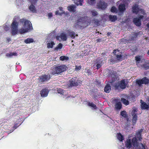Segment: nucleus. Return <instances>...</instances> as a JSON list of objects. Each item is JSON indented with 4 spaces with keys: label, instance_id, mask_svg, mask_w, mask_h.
Segmentation results:
<instances>
[{
    "label": "nucleus",
    "instance_id": "1",
    "mask_svg": "<svg viewBox=\"0 0 149 149\" xmlns=\"http://www.w3.org/2000/svg\"><path fill=\"white\" fill-rule=\"evenodd\" d=\"M89 21L87 17L79 16L77 19L74 26L76 28L83 29L87 26L89 24Z\"/></svg>",
    "mask_w": 149,
    "mask_h": 149
},
{
    "label": "nucleus",
    "instance_id": "2",
    "mask_svg": "<svg viewBox=\"0 0 149 149\" xmlns=\"http://www.w3.org/2000/svg\"><path fill=\"white\" fill-rule=\"evenodd\" d=\"M67 68V66L65 65L57 66L52 69L51 72V74L53 75L60 74L61 73L66 71Z\"/></svg>",
    "mask_w": 149,
    "mask_h": 149
},
{
    "label": "nucleus",
    "instance_id": "3",
    "mask_svg": "<svg viewBox=\"0 0 149 149\" xmlns=\"http://www.w3.org/2000/svg\"><path fill=\"white\" fill-rule=\"evenodd\" d=\"M19 19V18L18 17H15L11 24V33L13 35H15L17 33L18 23L17 22V21Z\"/></svg>",
    "mask_w": 149,
    "mask_h": 149
},
{
    "label": "nucleus",
    "instance_id": "4",
    "mask_svg": "<svg viewBox=\"0 0 149 149\" xmlns=\"http://www.w3.org/2000/svg\"><path fill=\"white\" fill-rule=\"evenodd\" d=\"M81 81L77 79V77H74L72 78L69 81L68 86L69 87L77 86L80 85L81 84Z\"/></svg>",
    "mask_w": 149,
    "mask_h": 149
},
{
    "label": "nucleus",
    "instance_id": "5",
    "mask_svg": "<svg viewBox=\"0 0 149 149\" xmlns=\"http://www.w3.org/2000/svg\"><path fill=\"white\" fill-rule=\"evenodd\" d=\"M126 85L124 79L120 81V82H118L114 84V86L116 90L119 89L120 88L124 89L126 88Z\"/></svg>",
    "mask_w": 149,
    "mask_h": 149
},
{
    "label": "nucleus",
    "instance_id": "6",
    "mask_svg": "<svg viewBox=\"0 0 149 149\" xmlns=\"http://www.w3.org/2000/svg\"><path fill=\"white\" fill-rule=\"evenodd\" d=\"M51 78V76L50 74H42L39 77L38 80L40 83H44L49 81Z\"/></svg>",
    "mask_w": 149,
    "mask_h": 149
},
{
    "label": "nucleus",
    "instance_id": "7",
    "mask_svg": "<svg viewBox=\"0 0 149 149\" xmlns=\"http://www.w3.org/2000/svg\"><path fill=\"white\" fill-rule=\"evenodd\" d=\"M136 84L139 86H141L142 84H148L149 83V80L146 77H144L141 79H137L136 80Z\"/></svg>",
    "mask_w": 149,
    "mask_h": 149
},
{
    "label": "nucleus",
    "instance_id": "8",
    "mask_svg": "<svg viewBox=\"0 0 149 149\" xmlns=\"http://www.w3.org/2000/svg\"><path fill=\"white\" fill-rule=\"evenodd\" d=\"M24 21H25L23 26L25 28L28 30L32 29V27L31 26V22L28 20L24 19H22L21 20L20 22L21 23H23Z\"/></svg>",
    "mask_w": 149,
    "mask_h": 149
},
{
    "label": "nucleus",
    "instance_id": "9",
    "mask_svg": "<svg viewBox=\"0 0 149 149\" xmlns=\"http://www.w3.org/2000/svg\"><path fill=\"white\" fill-rule=\"evenodd\" d=\"M108 76L109 77H111L112 78L111 81H110V83L111 84L117 80V78L116 74V73L113 70H112L110 71Z\"/></svg>",
    "mask_w": 149,
    "mask_h": 149
},
{
    "label": "nucleus",
    "instance_id": "10",
    "mask_svg": "<svg viewBox=\"0 0 149 149\" xmlns=\"http://www.w3.org/2000/svg\"><path fill=\"white\" fill-rule=\"evenodd\" d=\"M107 6V3L104 1H100L97 4V6L98 9L104 10Z\"/></svg>",
    "mask_w": 149,
    "mask_h": 149
},
{
    "label": "nucleus",
    "instance_id": "11",
    "mask_svg": "<svg viewBox=\"0 0 149 149\" xmlns=\"http://www.w3.org/2000/svg\"><path fill=\"white\" fill-rule=\"evenodd\" d=\"M119 14H123L126 10L125 5L124 3H121L118 6Z\"/></svg>",
    "mask_w": 149,
    "mask_h": 149
},
{
    "label": "nucleus",
    "instance_id": "12",
    "mask_svg": "<svg viewBox=\"0 0 149 149\" xmlns=\"http://www.w3.org/2000/svg\"><path fill=\"white\" fill-rule=\"evenodd\" d=\"M60 38H61V40L63 41H66L67 38L66 34L64 33H62L59 36H56V38L57 40H59Z\"/></svg>",
    "mask_w": 149,
    "mask_h": 149
},
{
    "label": "nucleus",
    "instance_id": "13",
    "mask_svg": "<svg viewBox=\"0 0 149 149\" xmlns=\"http://www.w3.org/2000/svg\"><path fill=\"white\" fill-rule=\"evenodd\" d=\"M67 32L68 36L72 39L75 38L76 36H78V35L76 34V33L73 31L70 30H68Z\"/></svg>",
    "mask_w": 149,
    "mask_h": 149
},
{
    "label": "nucleus",
    "instance_id": "14",
    "mask_svg": "<svg viewBox=\"0 0 149 149\" xmlns=\"http://www.w3.org/2000/svg\"><path fill=\"white\" fill-rule=\"evenodd\" d=\"M139 5L138 4H135L132 7V11L134 13L137 14L139 11Z\"/></svg>",
    "mask_w": 149,
    "mask_h": 149
},
{
    "label": "nucleus",
    "instance_id": "15",
    "mask_svg": "<svg viewBox=\"0 0 149 149\" xmlns=\"http://www.w3.org/2000/svg\"><path fill=\"white\" fill-rule=\"evenodd\" d=\"M141 109H142L148 110L149 108V104H147L145 102H143L142 100H141Z\"/></svg>",
    "mask_w": 149,
    "mask_h": 149
},
{
    "label": "nucleus",
    "instance_id": "16",
    "mask_svg": "<svg viewBox=\"0 0 149 149\" xmlns=\"http://www.w3.org/2000/svg\"><path fill=\"white\" fill-rule=\"evenodd\" d=\"M49 93V91L48 89L46 88L43 89L40 91V94L42 97H46Z\"/></svg>",
    "mask_w": 149,
    "mask_h": 149
},
{
    "label": "nucleus",
    "instance_id": "17",
    "mask_svg": "<svg viewBox=\"0 0 149 149\" xmlns=\"http://www.w3.org/2000/svg\"><path fill=\"white\" fill-rule=\"evenodd\" d=\"M76 6L74 4H72L68 6L67 7L68 10L73 13H74L76 11Z\"/></svg>",
    "mask_w": 149,
    "mask_h": 149
},
{
    "label": "nucleus",
    "instance_id": "18",
    "mask_svg": "<svg viewBox=\"0 0 149 149\" xmlns=\"http://www.w3.org/2000/svg\"><path fill=\"white\" fill-rule=\"evenodd\" d=\"M133 22L137 26H140L141 25V21L138 18H134L133 19Z\"/></svg>",
    "mask_w": 149,
    "mask_h": 149
},
{
    "label": "nucleus",
    "instance_id": "19",
    "mask_svg": "<svg viewBox=\"0 0 149 149\" xmlns=\"http://www.w3.org/2000/svg\"><path fill=\"white\" fill-rule=\"evenodd\" d=\"M132 121L134 125L136 123L137 120L138 116L136 114H134V113H132Z\"/></svg>",
    "mask_w": 149,
    "mask_h": 149
},
{
    "label": "nucleus",
    "instance_id": "20",
    "mask_svg": "<svg viewBox=\"0 0 149 149\" xmlns=\"http://www.w3.org/2000/svg\"><path fill=\"white\" fill-rule=\"evenodd\" d=\"M125 146L127 148L129 149L132 147V143L130 139H127L125 142Z\"/></svg>",
    "mask_w": 149,
    "mask_h": 149
},
{
    "label": "nucleus",
    "instance_id": "21",
    "mask_svg": "<svg viewBox=\"0 0 149 149\" xmlns=\"http://www.w3.org/2000/svg\"><path fill=\"white\" fill-rule=\"evenodd\" d=\"M122 108V105L120 102H118L116 103L115 106V108L117 111H119Z\"/></svg>",
    "mask_w": 149,
    "mask_h": 149
},
{
    "label": "nucleus",
    "instance_id": "22",
    "mask_svg": "<svg viewBox=\"0 0 149 149\" xmlns=\"http://www.w3.org/2000/svg\"><path fill=\"white\" fill-rule=\"evenodd\" d=\"M143 129H141L136 133V134L137 136V137L140 140H141L142 139L141 134L142 132H143Z\"/></svg>",
    "mask_w": 149,
    "mask_h": 149
},
{
    "label": "nucleus",
    "instance_id": "23",
    "mask_svg": "<svg viewBox=\"0 0 149 149\" xmlns=\"http://www.w3.org/2000/svg\"><path fill=\"white\" fill-rule=\"evenodd\" d=\"M111 90V86L109 84H107L105 86L104 91L106 93H109L110 92Z\"/></svg>",
    "mask_w": 149,
    "mask_h": 149
},
{
    "label": "nucleus",
    "instance_id": "24",
    "mask_svg": "<svg viewBox=\"0 0 149 149\" xmlns=\"http://www.w3.org/2000/svg\"><path fill=\"white\" fill-rule=\"evenodd\" d=\"M109 19L111 22H114L117 19L116 15H109Z\"/></svg>",
    "mask_w": 149,
    "mask_h": 149
},
{
    "label": "nucleus",
    "instance_id": "25",
    "mask_svg": "<svg viewBox=\"0 0 149 149\" xmlns=\"http://www.w3.org/2000/svg\"><path fill=\"white\" fill-rule=\"evenodd\" d=\"M29 8L31 11L32 12L34 13L36 12V8L34 5H33L32 3H31L30 6H29Z\"/></svg>",
    "mask_w": 149,
    "mask_h": 149
},
{
    "label": "nucleus",
    "instance_id": "26",
    "mask_svg": "<svg viewBox=\"0 0 149 149\" xmlns=\"http://www.w3.org/2000/svg\"><path fill=\"white\" fill-rule=\"evenodd\" d=\"M74 1V3L77 6L79 5L82 6V3L83 2V0H72Z\"/></svg>",
    "mask_w": 149,
    "mask_h": 149
},
{
    "label": "nucleus",
    "instance_id": "27",
    "mask_svg": "<svg viewBox=\"0 0 149 149\" xmlns=\"http://www.w3.org/2000/svg\"><path fill=\"white\" fill-rule=\"evenodd\" d=\"M120 115L124 118H128V115L125 111L124 110L121 111L120 113ZM127 119H128V118H127Z\"/></svg>",
    "mask_w": 149,
    "mask_h": 149
},
{
    "label": "nucleus",
    "instance_id": "28",
    "mask_svg": "<svg viewBox=\"0 0 149 149\" xmlns=\"http://www.w3.org/2000/svg\"><path fill=\"white\" fill-rule=\"evenodd\" d=\"M88 105L89 106L91 107L93 109H96L97 108L96 105L92 102H89L88 103Z\"/></svg>",
    "mask_w": 149,
    "mask_h": 149
},
{
    "label": "nucleus",
    "instance_id": "29",
    "mask_svg": "<svg viewBox=\"0 0 149 149\" xmlns=\"http://www.w3.org/2000/svg\"><path fill=\"white\" fill-rule=\"evenodd\" d=\"M33 42V38H30L26 39L24 40V42L26 44H29L32 43Z\"/></svg>",
    "mask_w": 149,
    "mask_h": 149
},
{
    "label": "nucleus",
    "instance_id": "30",
    "mask_svg": "<svg viewBox=\"0 0 149 149\" xmlns=\"http://www.w3.org/2000/svg\"><path fill=\"white\" fill-rule=\"evenodd\" d=\"M117 138L119 141H122L124 139V137L120 133H117Z\"/></svg>",
    "mask_w": 149,
    "mask_h": 149
},
{
    "label": "nucleus",
    "instance_id": "31",
    "mask_svg": "<svg viewBox=\"0 0 149 149\" xmlns=\"http://www.w3.org/2000/svg\"><path fill=\"white\" fill-rule=\"evenodd\" d=\"M17 53L13 52L8 53L6 54V56L7 57H11L13 56H17Z\"/></svg>",
    "mask_w": 149,
    "mask_h": 149
},
{
    "label": "nucleus",
    "instance_id": "32",
    "mask_svg": "<svg viewBox=\"0 0 149 149\" xmlns=\"http://www.w3.org/2000/svg\"><path fill=\"white\" fill-rule=\"evenodd\" d=\"M132 143L133 146L136 147L137 145V140L136 137H133L132 141Z\"/></svg>",
    "mask_w": 149,
    "mask_h": 149
},
{
    "label": "nucleus",
    "instance_id": "33",
    "mask_svg": "<svg viewBox=\"0 0 149 149\" xmlns=\"http://www.w3.org/2000/svg\"><path fill=\"white\" fill-rule=\"evenodd\" d=\"M55 44L53 41H51L50 42H49L47 44V47L49 48H52L53 46Z\"/></svg>",
    "mask_w": 149,
    "mask_h": 149
},
{
    "label": "nucleus",
    "instance_id": "34",
    "mask_svg": "<svg viewBox=\"0 0 149 149\" xmlns=\"http://www.w3.org/2000/svg\"><path fill=\"white\" fill-rule=\"evenodd\" d=\"M141 67L145 70L149 69V63L142 65Z\"/></svg>",
    "mask_w": 149,
    "mask_h": 149
},
{
    "label": "nucleus",
    "instance_id": "35",
    "mask_svg": "<svg viewBox=\"0 0 149 149\" xmlns=\"http://www.w3.org/2000/svg\"><path fill=\"white\" fill-rule=\"evenodd\" d=\"M121 101L123 104L126 105H127L129 104V101L123 98H121Z\"/></svg>",
    "mask_w": 149,
    "mask_h": 149
},
{
    "label": "nucleus",
    "instance_id": "36",
    "mask_svg": "<svg viewBox=\"0 0 149 149\" xmlns=\"http://www.w3.org/2000/svg\"><path fill=\"white\" fill-rule=\"evenodd\" d=\"M113 53L114 54V55L116 56L117 55L119 54L122 53V52H120V50L118 49H114L113 52Z\"/></svg>",
    "mask_w": 149,
    "mask_h": 149
},
{
    "label": "nucleus",
    "instance_id": "37",
    "mask_svg": "<svg viewBox=\"0 0 149 149\" xmlns=\"http://www.w3.org/2000/svg\"><path fill=\"white\" fill-rule=\"evenodd\" d=\"M59 59L62 61H67L69 59V58L65 56H62L60 57Z\"/></svg>",
    "mask_w": 149,
    "mask_h": 149
},
{
    "label": "nucleus",
    "instance_id": "38",
    "mask_svg": "<svg viewBox=\"0 0 149 149\" xmlns=\"http://www.w3.org/2000/svg\"><path fill=\"white\" fill-rule=\"evenodd\" d=\"M122 53L119 54L117 55L116 56V58L117 60L120 61L123 60V56L122 55Z\"/></svg>",
    "mask_w": 149,
    "mask_h": 149
},
{
    "label": "nucleus",
    "instance_id": "39",
    "mask_svg": "<svg viewBox=\"0 0 149 149\" xmlns=\"http://www.w3.org/2000/svg\"><path fill=\"white\" fill-rule=\"evenodd\" d=\"M63 47V45L61 43H59L58 45L54 48V49L55 50L60 49H62Z\"/></svg>",
    "mask_w": 149,
    "mask_h": 149
},
{
    "label": "nucleus",
    "instance_id": "40",
    "mask_svg": "<svg viewBox=\"0 0 149 149\" xmlns=\"http://www.w3.org/2000/svg\"><path fill=\"white\" fill-rule=\"evenodd\" d=\"M28 31V30L26 29H24V28H22L19 29V32L21 34H23L26 32H27Z\"/></svg>",
    "mask_w": 149,
    "mask_h": 149
},
{
    "label": "nucleus",
    "instance_id": "41",
    "mask_svg": "<svg viewBox=\"0 0 149 149\" xmlns=\"http://www.w3.org/2000/svg\"><path fill=\"white\" fill-rule=\"evenodd\" d=\"M111 11L112 13H117L118 12V10L114 6H112L111 9Z\"/></svg>",
    "mask_w": 149,
    "mask_h": 149
},
{
    "label": "nucleus",
    "instance_id": "42",
    "mask_svg": "<svg viewBox=\"0 0 149 149\" xmlns=\"http://www.w3.org/2000/svg\"><path fill=\"white\" fill-rule=\"evenodd\" d=\"M57 91L58 93H60L61 94H63L64 93V91L61 88H58Z\"/></svg>",
    "mask_w": 149,
    "mask_h": 149
},
{
    "label": "nucleus",
    "instance_id": "43",
    "mask_svg": "<svg viewBox=\"0 0 149 149\" xmlns=\"http://www.w3.org/2000/svg\"><path fill=\"white\" fill-rule=\"evenodd\" d=\"M138 35L139 33H135L133 35V36H132V37L131 38V40H134L135 38H137Z\"/></svg>",
    "mask_w": 149,
    "mask_h": 149
},
{
    "label": "nucleus",
    "instance_id": "44",
    "mask_svg": "<svg viewBox=\"0 0 149 149\" xmlns=\"http://www.w3.org/2000/svg\"><path fill=\"white\" fill-rule=\"evenodd\" d=\"M95 0H88L87 3L89 4L93 5L95 3Z\"/></svg>",
    "mask_w": 149,
    "mask_h": 149
},
{
    "label": "nucleus",
    "instance_id": "45",
    "mask_svg": "<svg viewBox=\"0 0 149 149\" xmlns=\"http://www.w3.org/2000/svg\"><path fill=\"white\" fill-rule=\"evenodd\" d=\"M65 11H63V12H61V13H59V11L58 10H56V11L55 12V15H62V14H65Z\"/></svg>",
    "mask_w": 149,
    "mask_h": 149
},
{
    "label": "nucleus",
    "instance_id": "46",
    "mask_svg": "<svg viewBox=\"0 0 149 149\" xmlns=\"http://www.w3.org/2000/svg\"><path fill=\"white\" fill-rule=\"evenodd\" d=\"M91 12L93 16H95L97 15V13L96 11L93 10L91 11Z\"/></svg>",
    "mask_w": 149,
    "mask_h": 149
},
{
    "label": "nucleus",
    "instance_id": "47",
    "mask_svg": "<svg viewBox=\"0 0 149 149\" xmlns=\"http://www.w3.org/2000/svg\"><path fill=\"white\" fill-rule=\"evenodd\" d=\"M120 41L121 42H124L125 43H126L128 41L127 39L125 38H123L120 39Z\"/></svg>",
    "mask_w": 149,
    "mask_h": 149
},
{
    "label": "nucleus",
    "instance_id": "48",
    "mask_svg": "<svg viewBox=\"0 0 149 149\" xmlns=\"http://www.w3.org/2000/svg\"><path fill=\"white\" fill-rule=\"evenodd\" d=\"M81 68V66L80 65L77 66L76 65L75 68V70L76 71H79Z\"/></svg>",
    "mask_w": 149,
    "mask_h": 149
},
{
    "label": "nucleus",
    "instance_id": "49",
    "mask_svg": "<svg viewBox=\"0 0 149 149\" xmlns=\"http://www.w3.org/2000/svg\"><path fill=\"white\" fill-rule=\"evenodd\" d=\"M93 22L97 25L99 24V22L97 19H94L93 20Z\"/></svg>",
    "mask_w": 149,
    "mask_h": 149
},
{
    "label": "nucleus",
    "instance_id": "50",
    "mask_svg": "<svg viewBox=\"0 0 149 149\" xmlns=\"http://www.w3.org/2000/svg\"><path fill=\"white\" fill-rule=\"evenodd\" d=\"M87 73H88V75H91L92 74V72L90 70L88 69L87 70Z\"/></svg>",
    "mask_w": 149,
    "mask_h": 149
},
{
    "label": "nucleus",
    "instance_id": "51",
    "mask_svg": "<svg viewBox=\"0 0 149 149\" xmlns=\"http://www.w3.org/2000/svg\"><path fill=\"white\" fill-rule=\"evenodd\" d=\"M135 58V60L137 62L141 60V58L139 57L136 56Z\"/></svg>",
    "mask_w": 149,
    "mask_h": 149
},
{
    "label": "nucleus",
    "instance_id": "52",
    "mask_svg": "<svg viewBox=\"0 0 149 149\" xmlns=\"http://www.w3.org/2000/svg\"><path fill=\"white\" fill-rule=\"evenodd\" d=\"M137 111V109L136 108H134L133 109L132 111V113H134V114H136V112Z\"/></svg>",
    "mask_w": 149,
    "mask_h": 149
},
{
    "label": "nucleus",
    "instance_id": "53",
    "mask_svg": "<svg viewBox=\"0 0 149 149\" xmlns=\"http://www.w3.org/2000/svg\"><path fill=\"white\" fill-rule=\"evenodd\" d=\"M144 17L143 15H141L138 18V19H139V20L141 21V20L143 19L144 18Z\"/></svg>",
    "mask_w": 149,
    "mask_h": 149
},
{
    "label": "nucleus",
    "instance_id": "54",
    "mask_svg": "<svg viewBox=\"0 0 149 149\" xmlns=\"http://www.w3.org/2000/svg\"><path fill=\"white\" fill-rule=\"evenodd\" d=\"M4 29L6 31H7L9 30V28L8 26L6 25L4 26Z\"/></svg>",
    "mask_w": 149,
    "mask_h": 149
},
{
    "label": "nucleus",
    "instance_id": "55",
    "mask_svg": "<svg viewBox=\"0 0 149 149\" xmlns=\"http://www.w3.org/2000/svg\"><path fill=\"white\" fill-rule=\"evenodd\" d=\"M18 126V124L17 123L14 125L13 126V128L14 130L16 129L17 127Z\"/></svg>",
    "mask_w": 149,
    "mask_h": 149
},
{
    "label": "nucleus",
    "instance_id": "56",
    "mask_svg": "<svg viewBox=\"0 0 149 149\" xmlns=\"http://www.w3.org/2000/svg\"><path fill=\"white\" fill-rule=\"evenodd\" d=\"M101 65H100V64H99V63L97 64L96 65L97 69H99L101 67Z\"/></svg>",
    "mask_w": 149,
    "mask_h": 149
},
{
    "label": "nucleus",
    "instance_id": "57",
    "mask_svg": "<svg viewBox=\"0 0 149 149\" xmlns=\"http://www.w3.org/2000/svg\"><path fill=\"white\" fill-rule=\"evenodd\" d=\"M139 11H141L142 14H144L145 13L144 10L143 9H140Z\"/></svg>",
    "mask_w": 149,
    "mask_h": 149
},
{
    "label": "nucleus",
    "instance_id": "58",
    "mask_svg": "<svg viewBox=\"0 0 149 149\" xmlns=\"http://www.w3.org/2000/svg\"><path fill=\"white\" fill-rule=\"evenodd\" d=\"M48 16L49 17L51 18L52 17V13L51 12L49 13L48 14Z\"/></svg>",
    "mask_w": 149,
    "mask_h": 149
},
{
    "label": "nucleus",
    "instance_id": "59",
    "mask_svg": "<svg viewBox=\"0 0 149 149\" xmlns=\"http://www.w3.org/2000/svg\"><path fill=\"white\" fill-rule=\"evenodd\" d=\"M101 41V39L100 38H98L96 40V41L97 42H100Z\"/></svg>",
    "mask_w": 149,
    "mask_h": 149
},
{
    "label": "nucleus",
    "instance_id": "60",
    "mask_svg": "<svg viewBox=\"0 0 149 149\" xmlns=\"http://www.w3.org/2000/svg\"><path fill=\"white\" fill-rule=\"evenodd\" d=\"M59 9L60 10L62 11V12L64 11L63 10V8L61 7H59Z\"/></svg>",
    "mask_w": 149,
    "mask_h": 149
},
{
    "label": "nucleus",
    "instance_id": "61",
    "mask_svg": "<svg viewBox=\"0 0 149 149\" xmlns=\"http://www.w3.org/2000/svg\"><path fill=\"white\" fill-rule=\"evenodd\" d=\"M111 34V32H108L107 33V35L108 36H109Z\"/></svg>",
    "mask_w": 149,
    "mask_h": 149
},
{
    "label": "nucleus",
    "instance_id": "62",
    "mask_svg": "<svg viewBox=\"0 0 149 149\" xmlns=\"http://www.w3.org/2000/svg\"><path fill=\"white\" fill-rule=\"evenodd\" d=\"M147 54V56H149V49L148 50Z\"/></svg>",
    "mask_w": 149,
    "mask_h": 149
},
{
    "label": "nucleus",
    "instance_id": "63",
    "mask_svg": "<svg viewBox=\"0 0 149 149\" xmlns=\"http://www.w3.org/2000/svg\"><path fill=\"white\" fill-rule=\"evenodd\" d=\"M147 26L148 27V28H149V24L148 23L147 24Z\"/></svg>",
    "mask_w": 149,
    "mask_h": 149
},
{
    "label": "nucleus",
    "instance_id": "64",
    "mask_svg": "<svg viewBox=\"0 0 149 149\" xmlns=\"http://www.w3.org/2000/svg\"><path fill=\"white\" fill-rule=\"evenodd\" d=\"M127 99H128V98H130V96H127Z\"/></svg>",
    "mask_w": 149,
    "mask_h": 149
}]
</instances>
